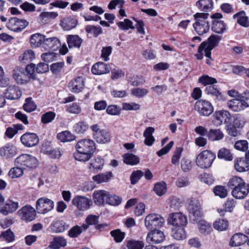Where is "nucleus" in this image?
Segmentation results:
<instances>
[{"mask_svg":"<svg viewBox=\"0 0 249 249\" xmlns=\"http://www.w3.org/2000/svg\"><path fill=\"white\" fill-rule=\"evenodd\" d=\"M222 37L216 35H212L206 41L202 42L200 44V50L204 49L205 48L206 51V57L211 59V51L215 47L218 46L219 41Z\"/></svg>","mask_w":249,"mask_h":249,"instance_id":"7","label":"nucleus"},{"mask_svg":"<svg viewBox=\"0 0 249 249\" xmlns=\"http://www.w3.org/2000/svg\"><path fill=\"white\" fill-rule=\"evenodd\" d=\"M209 16L208 13H196L194 15L195 22L193 27L197 34L202 36L209 32L210 27Z\"/></svg>","mask_w":249,"mask_h":249,"instance_id":"2","label":"nucleus"},{"mask_svg":"<svg viewBox=\"0 0 249 249\" xmlns=\"http://www.w3.org/2000/svg\"><path fill=\"white\" fill-rule=\"evenodd\" d=\"M154 191L158 196H162L166 191L165 183L164 182L157 183L154 187Z\"/></svg>","mask_w":249,"mask_h":249,"instance_id":"56","label":"nucleus"},{"mask_svg":"<svg viewBox=\"0 0 249 249\" xmlns=\"http://www.w3.org/2000/svg\"><path fill=\"white\" fill-rule=\"evenodd\" d=\"M17 154V148L13 145L7 144L0 148V156L3 159H8L15 156Z\"/></svg>","mask_w":249,"mask_h":249,"instance_id":"24","label":"nucleus"},{"mask_svg":"<svg viewBox=\"0 0 249 249\" xmlns=\"http://www.w3.org/2000/svg\"><path fill=\"white\" fill-rule=\"evenodd\" d=\"M213 192L215 196H219L221 198L227 196L228 192L224 186L217 185L214 187Z\"/></svg>","mask_w":249,"mask_h":249,"instance_id":"63","label":"nucleus"},{"mask_svg":"<svg viewBox=\"0 0 249 249\" xmlns=\"http://www.w3.org/2000/svg\"><path fill=\"white\" fill-rule=\"evenodd\" d=\"M57 138L62 142H71L75 139L74 135H72L69 131H63L59 133L57 135Z\"/></svg>","mask_w":249,"mask_h":249,"instance_id":"45","label":"nucleus"},{"mask_svg":"<svg viewBox=\"0 0 249 249\" xmlns=\"http://www.w3.org/2000/svg\"><path fill=\"white\" fill-rule=\"evenodd\" d=\"M121 107L116 105L107 106L106 112L110 115H119L121 113Z\"/></svg>","mask_w":249,"mask_h":249,"instance_id":"59","label":"nucleus"},{"mask_svg":"<svg viewBox=\"0 0 249 249\" xmlns=\"http://www.w3.org/2000/svg\"><path fill=\"white\" fill-rule=\"evenodd\" d=\"M4 93L5 97L10 100L18 99L22 95V92L20 89L15 86H9Z\"/></svg>","mask_w":249,"mask_h":249,"instance_id":"25","label":"nucleus"},{"mask_svg":"<svg viewBox=\"0 0 249 249\" xmlns=\"http://www.w3.org/2000/svg\"><path fill=\"white\" fill-rule=\"evenodd\" d=\"M110 68L107 64L99 62L94 64L91 68L93 74L100 75L109 72Z\"/></svg>","mask_w":249,"mask_h":249,"instance_id":"26","label":"nucleus"},{"mask_svg":"<svg viewBox=\"0 0 249 249\" xmlns=\"http://www.w3.org/2000/svg\"><path fill=\"white\" fill-rule=\"evenodd\" d=\"M167 222L169 225L175 227H185L188 221L185 215L181 213H173L169 214Z\"/></svg>","mask_w":249,"mask_h":249,"instance_id":"9","label":"nucleus"},{"mask_svg":"<svg viewBox=\"0 0 249 249\" xmlns=\"http://www.w3.org/2000/svg\"><path fill=\"white\" fill-rule=\"evenodd\" d=\"M123 161L127 165H135L140 162V159L132 153H126L123 156Z\"/></svg>","mask_w":249,"mask_h":249,"instance_id":"40","label":"nucleus"},{"mask_svg":"<svg viewBox=\"0 0 249 249\" xmlns=\"http://www.w3.org/2000/svg\"><path fill=\"white\" fill-rule=\"evenodd\" d=\"M148 92V90L144 88H134L131 90V94L138 98L144 97Z\"/></svg>","mask_w":249,"mask_h":249,"instance_id":"61","label":"nucleus"},{"mask_svg":"<svg viewBox=\"0 0 249 249\" xmlns=\"http://www.w3.org/2000/svg\"><path fill=\"white\" fill-rule=\"evenodd\" d=\"M93 131V137L98 143H106L110 141V136L109 133L105 129H99L97 124L90 126Z\"/></svg>","mask_w":249,"mask_h":249,"instance_id":"10","label":"nucleus"},{"mask_svg":"<svg viewBox=\"0 0 249 249\" xmlns=\"http://www.w3.org/2000/svg\"><path fill=\"white\" fill-rule=\"evenodd\" d=\"M227 106L234 112H240L249 107V105L244 100L233 99L227 102Z\"/></svg>","mask_w":249,"mask_h":249,"instance_id":"17","label":"nucleus"},{"mask_svg":"<svg viewBox=\"0 0 249 249\" xmlns=\"http://www.w3.org/2000/svg\"><path fill=\"white\" fill-rule=\"evenodd\" d=\"M228 221L226 219H219L216 220L213 224V228L220 231L226 230L228 227Z\"/></svg>","mask_w":249,"mask_h":249,"instance_id":"49","label":"nucleus"},{"mask_svg":"<svg viewBox=\"0 0 249 249\" xmlns=\"http://www.w3.org/2000/svg\"><path fill=\"white\" fill-rule=\"evenodd\" d=\"M73 128L76 133L82 134L87 130L88 125L85 122L81 121L76 123Z\"/></svg>","mask_w":249,"mask_h":249,"instance_id":"62","label":"nucleus"},{"mask_svg":"<svg viewBox=\"0 0 249 249\" xmlns=\"http://www.w3.org/2000/svg\"><path fill=\"white\" fill-rule=\"evenodd\" d=\"M215 157V154L213 152L209 150H204L197 156L196 164L202 169L208 168L212 165Z\"/></svg>","mask_w":249,"mask_h":249,"instance_id":"4","label":"nucleus"},{"mask_svg":"<svg viewBox=\"0 0 249 249\" xmlns=\"http://www.w3.org/2000/svg\"><path fill=\"white\" fill-rule=\"evenodd\" d=\"M247 237L246 235L242 233H235L231 237L230 245L232 247L240 246L246 242Z\"/></svg>","mask_w":249,"mask_h":249,"instance_id":"36","label":"nucleus"},{"mask_svg":"<svg viewBox=\"0 0 249 249\" xmlns=\"http://www.w3.org/2000/svg\"><path fill=\"white\" fill-rule=\"evenodd\" d=\"M82 109L78 103H72L68 106L66 111L70 113L78 114L81 112Z\"/></svg>","mask_w":249,"mask_h":249,"instance_id":"60","label":"nucleus"},{"mask_svg":"<svg viewBox=\"0 0 249 249\" xmlns=\"http://www.w3.org/2000/svg\"><path fill=\"white\" fill-rule=\"evenodd\" d=\"M187 201L189 203L188 210L191 214V217L193 216L194 220H196L201 217L202 210L199 200L196 198L192 197L188 199Z\"/></svg>","mask_w":249,"mask_h":249,"instance_id":"12","label":"nucleus"},{"mask_svg":"<svg viewBox=\"0 0 249 249\" xmlns=\"http://www.w3.org/2000/svg\"><path fill=\"white\" fill-rule=\"evenodd\" d=\"M126 246L128 249H142L144 243L142 241L131 239L127 241Z\"/></svg>","mask_w":249,"mask_h":249,"instance_id":"44","label":"nucleus"},{"mask_svg":"<svg viewBox=\"0 0 249 249\" xmlns=\"http://www.w3.org/2000/svg\"><path fill=\"white\" fill-rule=\"evenodd\" d=\"M110 234L116 243L122 242L125 235V232L122 231L119 229L111 231Z\"/></svg>","mask_w":249,"mask_h":249,"instance_id":"47","label":"nucleus"},{"mask_svg":"<svg viewBox=\"0 0 249 249\" xmlns=\"http://www.w3.org/2000/svg\"><path fill=\"white\" fill-rule=\"evenodd\" d=\"M28 24V21L24 19L13 17L6 23V27L13 32H19L25 29Z\"/></svg>","mask_w":249,"mask_h":249,"instance_id":"11","label":"nucleus"},{"mask_svg":"<svg viewBox=\"0 0 249 249\" xmlns=\"http://www.w3.org/2000/svg\"><path fill=\"white\" fill-rule=\"evenodd\" d=\"M164 235L161 231L153 230L148 233L146 237V241L149 243L159 244L164 239Z\"/></svg>","mask_w":249,"mask_h":249,"instance_id":"22","label":"nucleus"},{"mask_svg":"<svg viewBox=\"0 0 249 249\" xmlns=\"http://www.w3.org/2000/svg\"><path fill=\"white\" fill-rule=\"evenodd\" d=\"M0 237L7 242H11L15 240L14 233L10 229L2 231L0 235Z\"/></svg>","mask_w":249,"mask_h":249,"instance_id":"64","label":"nucleus"},{"mask_svg":"<svg viewBox=\"0 0 249 249\" xmlns=\"http://www.w3.org/2000/svg\"><path fill=\"white\" fill-rule=\"evenodd\" d=\"M85 87V82L82 76H77L71 80L68 84L69 90L73 93L81 92Z\"/></svg>","mask_w":249,"mask_h":249,"instance_id":"19","label":"nucleus"},{"mask_svg":"<svg viewBox=\"0 0 249 249\" xmlns=\"http://www.w3.org/2000/svg\"><path fill=\"white\" fill-rule=\"evenodd\" d=\"M20 141L24 146L32 147L38 143L39 138L35 133H26L21 136Z\"/></svg>","mask_w":249,"mask_h":249,"instance_id":"20","label":"nucleus"},{"mask_svg":"<svg viewBox=\"0 0 249 249\" xmlns=\"http://www.w3.org/2000/svg\"><path fill=\"white\" fill-rule=\"evenodd\" d=\"M36 107V104L31 97H28L25 99V103L23 106L24 110L27 112H31L35 110Z\"/></svg>","mask_w":249,"mask_h":249,"instance_id":"50","label":"nucleus"},{"mask_svg":"<svg viewBox=\"0 0 249 249\" xmlns=\"http://www.w3.org/2000/svg\"><path fill=\"white\" fill-rule=\"evenodd\" d=\"M61 46V44L59 40L56 37H52L50 38H46L45 36V39L44 42H43V48L46 50H57Z\"/></svg>","mask_w":249,"mask_h":249,"instance_id":"23","label":"nucleus"},{"mask_svg":"<svg viewBox=\"0 0 249 249\" xmlns=\"http://www.w3.org/2000/svg\"><path fill=\"white\" fill-rule=\"evenodd\" d=\"M67 42L70 48H79L83 40L78 35H68L67 37Z\"/></svg>","mask_w":249,"mask_h":249,"instance_id":"33","label":"nucleus"},{"mask_svg":"<svg viewBox=\"0 0 249 249\" xmlns=\"http://www.w3.org/2000/svg\"><path fill=\"white\" fill-rule=\"evenodd\" d=\"M173 237L178 240H183L186 237V232L185 227H175L172 228Z\"/></svg>","mask_w":249,"mask_h":249,"instance_id":"37","label":"nucleus"},{"mask_svg":"<svg viewBox=\"0 0 249 249\" xmlns=\"http://www.w3.org/2000/svg\"><path fill=\"white\" fill-rule=\"evenodd\" d=\"M217 157L219 159H223L229 161L233 159L232 155L230 150L225 148H222L219 150Z\"/></svg>","mask_w":249,"mask_h":249,"instance_id":"52","label":"nucleus"},{"mask_svg":"<svg viewBox=\"0 0 249 249\" xmlns=\"http://www.w3.org/2000/svg\"><path fill=\"white\" fill-rule=\"evenodd\" d=\"M50 228L53 232H62L65 230V223L63 221H56L51 225Z\"/></svg>","mask_w":249,"mask_h":249,"instance_id":"48","label":"nucleus"},{"mask_svg":"<svg viewBox=\"0 0 249 249\" xmlns=\"http://www.w3.org/2000/svg\"><path fill=\"white\" fill-rule=\"evenodd\" d=\"M18 214L21 219L25 222L33 221L36 215L35 209L30 205H26L23 207L18 211Z\"/></svg>","mask_w":249,"mask_h":249,"instance_id":"16","label":"nucleus"},{"mask_svg":"<svg viewBox=\"0 0 249 249\" xmlns=\"http://www.w3.org/2000/svg\"><path fill=\"white\" fill-rule=\"evenodd\" d=\"M196 5L199 10L204 12L203 13L211 11L213 6V0H199L196 2Z\"/></svg>","mask_w":249,"mask_h":249,"instance_id":"30","label":"nucleus"},{"mask_svg":"<svg viewBox=\"0 0 249 249\" xmlns=\"http://www.w3.org/2000/svg\"><path fill=\"white\" fill-rule=\"evenodd\" d=\"M15 163L18 166H20L24 169L36 168L38 163V160L34 156L29 154H22L15 160Z\"/></svg>","mask_w":249,"mask_h":249,"instance_id":"3","label":"nucleus"},{"mask_svg":"<svg viewBox=\"0 0 249 249\" xmlns=\"http://www.w3.org/2000/svg\"><path fill=\"white\" fill-rule=\"evenodd\" d=\"M207 137L212 141H219L223 138L224 134L219 129H210L207 133Z\"/></svg>","mask_w":249,"mask_h":249,"instance_id":"39","label":"nucleus"},{"mask_svg":"<svg viewBox=\"0 0 249 249\" xmlns=\"http://www.w3.org/2000/svg\"><path fill=\"white\" fill-rule=\"evenodd\" d=\"M112 177V174L110 172L106 173L99 174L92 177V179L98 183L106 182L109 181Z\"/></svg>","mask_w":249,"mask_h":249,"instance_id":"43","label":"nucleus"},{"mask_svg":"<svg viewBox=\"0 0 249 249\" xmlns=\"http://www.w3.org/2000/svg\"><path fill=\"white\" fill-rule=\"evenodd\" d=\"M45 39V36L40 34H35L30 37V43L32 46L36 47L43 46V42Z\"/></svg>","mask_w":249,"mask_h":249,"instance_id":"41","label":"nucleus"},{"mask_svg":"<svg viewBox=\"0 0 249 249\" xmlns=\"http://www.w3.org/2000/svg\"><path fill=\"white\" fill-rule=\"evenodd\" d=\"M77 24V20L75 18L68 17L61 20L60 26L64 30L69 31L74 28Z\"/></svg>","mask_w":249,"mask_h":249,"instance_id":"29","label":"nucleus"},{"mask_svg":"<svg viewBox=\"0 0 249 249\" xmlns=\"http://www.w3.org/2000/svg\"><path fill=\"white\" fill-rule=\"evenodd\" d=\"M164 222V219L160 215L156 213L147 215L144 220L145 226L149 231L160 228L163 226Z\"/></svg>","mask_w":249,"mask_h":249,"instance_id":"5","label":"nucleus"},{"mask_svg":"<svg viewBox=\"0 0 249 249\" xmlns=\"http://www.w3.org/2000/svg\"><path fill=\"white\" fill-rule=\"evenodd\" d=\"M85 30L88 34H92L94 37H97L102 33V28L100 26L87 25L85 27Z\"/></svg>","mask_w":249,"mask_h":249,"instance_id":"54","label":"nucleus"},{"mask_svg":"<svg viewBox=\"0 0 249 249\" xmlns=\"http://www.w3.org/2000/svg\"><path fill=\"white\" fill-rule=\"evenodd\" d=\"M249 193V184L242 187L232 190V196L237 199H243L245 198Z\"/></svg>","mask_w":249,"mask_h":249,"instance_id":"34","label":"nucleus"},{"mask_svg":"<svg viewBox=\"0 0 249 249\" xmlns=\"http://www.w3.org/2000/svg\"><path fill=\"white\" fill-rule=\"evenodd\" d=\"M35 58V54L31 50H26L24 53L19 57V60L22 63H27L33 61Z\"/></svg>","mask_w":249,"mask_h":249,"instance_id":"42","label":"nucleus"},{"mask_svg":"<svg viewBox=\"0 0 249 249\" xmlns=\"http://www.w3.org/2000/svg\"><path fill=\"white\" fill-rule=\"evenodd\" d=\"M13 77L18 84H24L28 83L29 77L26 75L23 68L16 67L13 71Z\"/></svg>","mask_w":249,"mask_h":249,"instance_id":"18","label":"nucleus"},{"mask_svg":"<svg viewBox=\"0 0 249 249\" xmlns=\"http://www.w3.org/2000/svg\"><path fill=\"white\" fill-rule=\"evenodd\" d=\"M67 241L64 238L61 236L54 237L53 240L50 242L48 248L53 249H58L61 247H65Z\"/></svg>","mask_w":249,"mask_h":249,"instance_id":"38","label":"nucleus"},{"mask_svg":"<svg viewBox=\"0 0 249 249\" xmlns=\"http://www.w3.org/2000/svg\"><path fill=\"white\" fill-rule=\"evenodd\" d=\"M23 168L20 166L11 168L9 171L8 175L11 178H19L23 174Z\"/></svg>","mask_w":249,"mask_h":249,"instance_id":"58","label":"nucleus"},{"mask_svg":"<svg viewBox=\"0 0 249 249\" xmlns=\"http://www.w3.org/2000/svg\"><path fill=\"white\" fill-rule=\"evenodd\" d=\"M122 202V198L115 195H110L107 192L106 203L110 205L117 206Z\"/></svg>","mask_w":249,"mask_h":249,"instance_id":"46","label":"nucleus"},{"mask_svg":"<svg viewBox=\"0 0 249 249\" xmlns=\"http://www.w3.org/2000/svg\"><path fill=\"white\" fill-rule=\"evenodd\" d=\"M56 114L53 111H48L41 115V122L42 124H47L52 122L55 118Z\"/></svg>","mask_w":249,"mask_h":249,"instance_id":"51","label":"nucleus"},{"mask_svg":"<svg viewBox=\"0 0 249 249\" xmlns=\"http://www.w3.org/2000/svg\"><path fill=\"white\" fill-rule=\"evenodd\" d=\"M104 163V160L103 159L98 157L91 160L89 168L91 169L92 168L94 170H99L102 168Z\"/></svg>","mask_w":249,"mask_h":249,"instance_id":"53","label":"nucleus"},{"mask_svg":"<svg viewBox=\"0 0 249 249\" xmlns=\"http://www.w3.org/2000/svg\"><path fill=\"white\" fill-rule=\"evenodd\" d=\"M242 178L238 177H233L230 179L228 182V186L232 190L237 189L238 188H241L246 185H248Z\"/></svg>","mask_w":249,"mask_h":249,"instance_id":"35","label":"nucleus"},{"mask_svg":"<svg viewBox=\"0 0 249 249\" xmlns=\"http://www.w3.org/2000/svg\"><path fill=\"white\" fill-rule=\"evenodd\" d=\"M213 123L216 126L222 124H228L231 120L230 113L225 110L216 111L213 115Z\"/></svg>","mask_w":249,"mask_h":249,"instance_id":"14","label":"nucleus"},{"mask_svg":"<svg viewBox=\"0 0 249 249\" xmlns=\"http://www.w3.org/2000/svg\"><path fill=\"white\" fill-rule=\"evenodd\" d=\"M198 227L200 232L204 234H208L211 230V225L205 221L201 220L199 221Z\"/></svg>","mask_w":249,"mask_h":249,"instance_id":"55","label":"nucleus"},{"mask_svg":"<svg viewBox=\"0 0 249 249\" xmlns=\"http://www.w3.org/2000/svg\"><path fill=\"white\" fill-rule=\"evenodd\" d=\"M223 18L221 13H215L210 16L212 19V30L217 34H222L227 30V24L220 19Z\"/></svg>","mask_w":249,"mask_h":249,"instance_id":"6","label":"nucleus"},{"mask_svg":"<svg viewBox=\"0 0 249 249\" xmlns=\"http://www.w3.org/2000/svg\"><path fill=\"white\" fill-rule=\"evenodd\" d=\"M183 148L182 147H177L176 148L171 159V162L173 164L175 165H179V160Z\"/></svg>","mask_w":249,"mask_h":249,"instance_id":"57","label":"nucleus"},{"mask_svg":"<svg viewBox=\"0 0 249 249\" xmlns=\"http://www.w3.org/2000/svg\"><path fill=\"white\" fill-rule=\"evenodd\" d=\"M195 110L201 116H209L213 111V107L209 101L205 100H198L194 106Z\"/></svg>","mask_w":249,"mask_h":249,"instance_id":"8","label":"nucleus"},{"mask_svg":"<svg viewBox=\"0 0 249 249\" xmlns=\"http://www.w3.org/2000/svg\"><path fill=\"white\" fill-rule=\"evenodd\" d=\"M71 203L77 210L81 211L89 209L92 203L91 199L80 195L75 196L72 199Z\"/></svg>","mask_w":249,"mask_h":249,"instance_id":"13","label":"nucleus"},{"mask_svg":"<svg viewBox=\"0 0 249 249\" xmlns=\"http://www.w3.org/2000/svg\"><path fill=\"white\" fill-rule=\"evenodd\" d=\"M18 208V203L7 199L3 206L0 207V213L4 215L14 213Z\"/></svg>","mask_w":249,"mask_h":249,"instance_id":"21","label":"nucleus"},{"mask_svg":"<svg viewBox=\"0 0 249 249\" xmlns=\"http://www.w3.org/2000/svg\"><path fill=\"white\" fill-rule=\"evenodd\" d=\"M233 18L236 19L238 24L240 25L247 28L249 27V21L244 11H241L233 16Z\"/></svg>","mask_w":249,"mask_h":249,"instance_id":"32","label":"nucleus"},{"mask_svg":"<svg viewBox=\"0 0 249 249\" xmlns=\"http://www.w3.org/2000/svg\"><path fill=\"white\" fill-rule=\"evenodd\" d=\"M53 202L47 198H39L36 202V209L38 213L44 214L53 208Z\"/></svg>","mask_w":249,"mask_h":249,"instance_id":"15","label":"nucleus"},{"mask_svg":"<svg viewBox=\"0 0 249 249\" xmlns=\"http://www.w3.org/2000/svg\"><path fill=\"white\" fill-rule=\"evenodd\" d=\"M75 148L77 152L73 154L74 159L85 162L93 156L96 150L95 143L91 139H82L77 142Z\"/></svg>","mask_w":249,"mask_h":249,"instance_id":"1","label":"nucleus"},{"mask_svg":"<svg viewBox=\"0 0 249 249\" xmlns=\"http://www.w3.org/2000/svg\"><path fill=\"white\" fill-rule=\"evenodd\" d=\"M234 167L239 172L248 171L249 170V161L246 158H237L235 160Z\"/></svg>","mask_w":249,"mask_h":249,"instance_id":"27","label":"nucleus"},{"mask_svg":"<svg viewBox=\"0 0 249 249\" xmlns=\"http://www.w3.org/2000/svg\"><path fill=\"white\" fill-rule=\"evenodd\" d=\"M107 195V192L104 190L95 191L93 194V198L95 204L100 206L104 205Z\"/></svg>","mask_w":249,"mask_h":249,"instance_id":"31","label":"nucleus"},{"mask_svg":"<svg viewBox=\"0 0 249 249\" xmlns=\"http://www.w3.org/2000/svg\"><path fill=\"white\" fill-rule=\"evenodd\" d=\"M204 92L208 95H211L215 98L217 101H222L225 100V97L220 92L216 87L213 85L208 86L206 87Z\"/></svg>","mask_w":249,"mask_h":249,"instance_id":"28","label":"nucleus"}]
</instances>
